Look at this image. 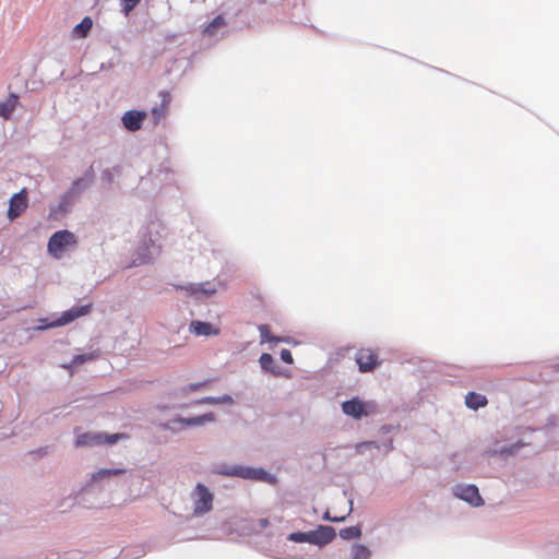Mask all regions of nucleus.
Segmentation results:
<instances>
[{
    "instance_id": "nucleus-1",
    "label": "nucleus",
    "mask_w": 559,
    "mask_h": 559,
    "mask_svg": "<svg viewBox=\"0 0 559 559\" xmlns=\"http://www.w3.org/2000/svg\"><path fill=\"white\" fill-rule=\"evenodd\" d=\"M78 239L75 235L67 229L58 230L48 240L47 251L56 259H61L68 248L75 247Z\"/></svg>"
},
{
    "instance_id": "nucleus-2",
    "label": "nucleus",
    "mask_w": 559,
    "mask_h": 559,
    "mask_svg": "<svg viewBox=\"0 0 559 559\" xmlns=\"http://www.w3.org/2000/svg\"><path fill=\"white\" fill-rule=\"evenodd\" d=\"M129 438L126 433H102V432H84L78 436L75 447H95L102 444H114L119 440Z\"/></svg>"
},
{
    "instance_id": "nucleus-3",
    "label": "nucleus",
    "mask_w": 559,
    "mask_h": 559,
    "mask_svg": "<svg viewBox=\"0 0 559 559\" xmlns=\"http://www.w3.org/2000/svg\"><path fill=\"white\" fill-rule=\"evenodd\" d=\"M214 496L203 484H197L192 492L193 514L197 516L209 513L213 508Z\"/></svg>"
},
{
    "instance_id": "nucleus-4",
    "label": "nucleus",
    "mask_w": 559,
    "mask_h": 559,
    "mask_svg": "<svg viewBox=\"0 0 559 559\" xmlns=\"http://www.w3.org/2000/svg\"><path fill=\"white\" fill-rule=\"evenodd\" d=\"M227 475L238 476L243 479H252L259 481H265L270 484H274L276 481L275 477L269 474L263 468H252V467H243L236 466L230 471L226 472Z\"/></svg>"
},
{
    "instance_id": "nucleus-5",
    "label": "nucleus",
    "mask_w": 559,
    "mask_h": 559,
    "mask_svg": "<svg viewBox=\"0 0 559 559\" xmlns=\"http://www.w3.org/2000/svg\"><path fill=\"white\" fill-rule=\"evenodd\" d=\"M355 360L360 372H370L379 365V354L371 348H360L356 353Z\"/></svg>"
},
{
    "instance_id": "nucleus-6",
    "label": "nucleus",
    "mask_w": 559,
    "mask_h": 559,
    "mask_svg": "<svg viewBox=\"0 0 559 559\" xmlns=\"http://www.w3.org/2000/svg\"><path fill=\"white\" fill-rule=\"evenodd\" d=\"M28 206V198L26 189L13 194L10 199L8 209V217L13 221L17 218Z\"/></svg>"
},
{
    "instance_id": "nucleus-7",
    "label": "nucleus",
    "mask_w": 559,
    "mask_h": 559,
    "mask_svg": "<svg viewBox=\"0 0 559 559\" xmlns=\"http://www.w3.org/2000/svg\"><path fill=\"white\" fill-rule=\"evenodd\" d=\"M454 496L468 502L474 507H479L484 503L478 488L475 485H457L454 487Z\"/></svg>"
},
{
    "instance_id": "nucleus-8",
    "label": "nucleus",
    "mask_w": 559,
    "mask_h": 559,
    "mask_svg": "<svg viewBox=\"0 0 559 559\" xmlns=\"http://www.w3.org/2000/svg\"><path fill=\"white\" fill-rule=\"evenodd\" d=\"M91 311V305H84L81 307H74L68 311H66L60 319H58L56 322H52L50 324L39 326L38 329H45V328H53L59 325H64L67 323H70L71 321L87 314Z\"/></svg>"
},
{
    "instance_id": "nucleus-9",
    "label": "nucleus",
    "mask_w": 559,
    "mask_h": 559,
    "mask_svg": "<svg viewBox=\"0 0 559 559\" xmlns=\"http://www.w3.org/2000/svg\"><path fill=\"white\" fill-rule=\"evenodd\" d=\"M310 544L324 546L335 537V530L332 526L320 525L317 530L309 532Z\"/></svg>"
},
{
    "instance_id": "nucleus-10",
    "label": "nucleus",
    "mask_w": 559,
    "mask_h": 559,
    "mask_svg": "<svg viewBox=\"0 0 559 559\" xmlns=\"http://www.w3.org/2000/svg\"><path fill=\"white\" fill-rule=\"evenodd\" d=\"M368 404L359 401L358 399H353L350 401H346L342 404V411L356 419H359L364 416L369 415Z\"/></svg>"
},
{
    "instance_id": "nucleus-11",
    "label": "nucleus",
    "mask_w": 559,
    "mask_h": 559,
    "mask_svg": "<svg viewBox=\"0 0 559 559\" xmlns=\"http://www.w3.org/2000/svg\"><path fill=\"white\" fill-rule=\"evenodd\" d=\"M145 111L129 110L122 116L123 127L131 132H135L142 128V123L146 118Z\"/></svg>"
},
{
    "instance_id": "nucleus-12",
    "label": "nucleus",
    "mask_w": 559,
    "mask_h": 559,
    "mask_svg": "<svg viewBox=\"0 0 559 559\" xmlns=\"http://www.w3.org/2000/svg\"><path fill=\"white\" fill-rule=\"evenodd\" d=\"M160 104L152 109V116L154 119V123H158L162 119H164L169 110V105L171 100V96L169 92L163 91L159 93Z\"/></svg>"
},
{
    "instance_id": "nucleus-13",
    "label": "nucleus",
    "mask_w": 559,
    "mask_h": 559,
    "mask_svg": "<svg viewBox=\"0 0 559 559\" xmlns=\"http://www.w3.org/2000/svg\"><path fill=\"white\" fill-rule=\"evenodd\" d=\"M190 331L194 333L195 335H203V336H210V335H218L219 329L214 326L213 324L209 322H202V321H192L190 324Z\"/></svg>"
},
{
    "instance_id": "nucleus-14",
    "label": "nucleus",
    "mask_w": 559,
    "mask_h": 559,
    "mask_svg": "<svg viewBox=\"0 0 559 559\" xmlns=\"http://www.w3.org/2000/svg\"><path fill=\"white\" fill-rule=\"evenodd\" d=\"M487 403L488 401L485 395L475 392H469L465 396V404L471 409H478L479 407L486 406Z\"/></svg>"
},
{
    "instance_id": "nucleus-15",
    "label": "nucleus",
    "mask_w": 559,
    "mask_h": 559,
    "mask_svg": "<svg viewBox=\"0 0 559 559\" xmlns=\"http://www.w3.org/2000/svg\"><path fill=\"white\" fill-rule=\"evenodd\" d=\"M215 419V416L213 413H206L201 416H195L191 418H179L177 421L185 425V426H200L204 423L213 421Z\"/></svg>"
},
{
    "instance_id": "nucleus-16",
    "label": "nucleus",
    "mask_w": 559,
    "mask_h": 559,
    "mask_svg": "<svg viewBox=\"0 0 559 559\" xmlns=\"http://www.w3.org/2000/svg\"><path fill=\"white\" fill-rule=\"evenodd\" d=\"M93 21L90 16H85L78 25L73 28V36L78 38H85L92 29Z\"/></svg>"
},
{
    "instance_id": "nucleus-17",
    "label": "nucleus",
    "mask_w": 559,
    "mask_h": 559,
    "mask_svg": "<svg viewBox=\"0 0 559 559\" xmlns=\"http://www.w3.org/2000/svg\"><path fill=\"white\" fill-rule=\"evenodd\" d=\"M17 104V96L14 94H11L10 97L3 102L0 103V117L4 119H9L12 112L14 111Z\"/></svg>"
},
{
    "instance_id": "nucleus-18",
    "label": "nucleus",
    "mask_w": 559,
    "mask_h": 559,
    "mask_svg": "<svg viewBox=\"0 0 559 559\" xmlns=\"http://www.w3.org/2000/svg\"><path fill=\"white\" fill-rule=\"evenodd\" d=\"M126 469L123 468H103L92 474L91 480L96 481L103 478L117 476L124 474Z\"/></svg>"
},
{
    "instance_id": "nucleus-19",
    "label": "nucleus",
    "mask_w": 559,
    "mask_h": 559,
    "mask_svg": "<svg viewBox=\"0 0 559 559\" xmlns=\"http://www.w3.org/2000/svg\"><path fill=\"white\" fill-rule=\"evenodd\" d=\"M225 25V19L222 15H217L204 27L203 33L209 36H214L217 33V31Z\"/></svg>"
},
{
    "instance_id": "nucleus-20",
    "label": "nucleus",
    "mask_w": 559,
    "mask_h": 559,
    "mask_svg": "<svg viewBox=\"0 0 559 559\" xmlns=\"http://www.w3.org/2000/svg\"><path fill=\"white\" fill-rule=\"evenodd\" d=\"M259 332H260V336H261V343H271V342H275V343H280V342H286V338L284 337H276V336H273L271 334V331H270V326L266 325V324H261L259 326Z\"/></svg>"
},
{
    "instance_id": "nucleus-21",
    "label": "nucleus",
    "mask_w": 559,
    "mask_h": 559,
    "mask_svg": "<svg viewBox=\"0 0 559 559\" xmlns=\"http://www.w3.org/2000/svg\"><path fill=\"white\" fill-rule=\"evenodd\" d=\"M361 531L358 526H349L340 531V536L345 540L359 538Z\"/></svg>"
},
{
    "instance_id": "nucleus-22",
    "label": "nucleus",
    "mask_w": 559,
    "mask_h": 559,
    "mask_svg": "<svg viewBox=\"0 0 559 559\" xmlns=\"http://www.w3.org/2000/svg\"><path fill=\"white\" fill-rule=\"evenodd\" d=\"M353 559H369L370 551L364 545H354L352 548Z\"/></svg>"
},
{
    "instance_id": "nucleus-23",
    "label": "nucleus",
    "mask_w": 559,
    "mask_h": 559,
    "mask_svg": "<svg viewBox=\"0 0 559 559\" xmlns=\"http://www.w3.org/2000/svg\"><path fill=\"white\" fill-rule=\"evenodd\" d=\"M199 403H206V404H231L233 397L228 394H224L219 397H204Z\"/></svg>"
},
{
    "instance_id": "nucleus-24",
    "label": "nucleus",
    "mask_w": 559,
    "mask_h": 559,
    "mask_svg": "<svg viewBox=\"0 0 559 559\" xmlns=\"http://www.w3.org/2000/svg\"><path fill=\"white\" fill-rule=\"evenodd\" d=\"M259 361H260L262 369H264L266 371H272L273 373H275V371L273 370L274 359H273L272 355H270L267 353H263L260 356Z\"/></svg>"
},
{
    "instance_id": "nucleus-25",
    "label": "nucleus",
    "mask_w": 559,
    "mask_h": 559,
    "mask_svg": "<svg viewBox=\"0 0 559 559\" xmlns=\"http://www.w3.org/2000/svg\"><path fill=\"white\" fill-rule=\"evenodd\" d=\"M288 540L294 543H309L310 544V536L309 532H295L288 535Z\"/></svg>"
},
{
    "instance_id": "nucleus-26",
    "label": "nucleus",
    "mask_w": 559,
    "mask_h": 559,
    "mask_svg": "<svg viewBox=\"0 0 559 559\" xmlns=\"http://www.w3.org/2000/svg\"><path fill=\"white\" fill-rule=\"evenodd\" d=\"M140 0H120L121 11L124 15H129L130 12L139 4Z\"/></svg>"
},
{
    "instance_id": "nucleus-27",
    "label": "nucleus",
    "mask_w": 559,
    "mask_h": 559,
    "mask_svg": "<svg viewBox=\"0 0 559 559\" xmlns=\"http://www.w3.org/2000/svg\"><path fill=\"white\" fill-rule=\"evenodd\" d=\"M281 359L286 364H293L294 358L289 349L283 348L281 350Z\"/></svg>"
},
{
    "instance_id": "nucleus-28",
    "label": "nucleus",
    "mask_w": 559,
    "mask_h": 559,
    "mask_svg": "<svg viewBox=\"0 0 559 559\" xmlns=\"http://www.w3.org/2000/svg\"><path fill=\"white\" fill-rule=\"evenodd\" d=\"M92 358H93L92 355H78V356L73 357L72 364L78 366V365H81V364L92 359Z\"/></svg>"
},
{
    "instance_id": "nucleus-29",
    "label": "nucleus",
    "mask_w": 559,
    "mask_h": 559,
    "mask_svg": "<svg viewBox=\"0 0 559 559\" xmlns=\"http://www.w3.org/2000/svg\"><path fill=\"white\" fill-rule=\"evenodd\" d=\"M269 524H270V522H269L267 519H260L258 521V526H259L260 530L266 528L269 526Z\"/></svg>"
},
{
    "instance_id": "nucleus-30",
    "label": "nucleus",
    "mask_w": 559,
    "mask_h": 559,
    "mask_svg": "<svg viewBox=\"0 0 559 559\" xmlns=\"http://www.w3.org/2000/svg\"><path fill=\"white\" fill-rule=\"evenodd\" d=\"M324 519L329 520V521H332V522H341V521H344L345 520V516H341V518H332L330 516L329 512L325 513L324 515Z\"/></svg>"
},
{
    "instance_id": "nucleus-31",
    "label": "nucleus",
    "mask_w": 559,
    "mask_h": 559,
    "mask_svg": "<svg viewBox=\"0 0 559 559\" xmlns=\"http://www.w3.org/2000/svg\"><path fill=\"white\" fill-rule=\"evenodd\" d=\"M201 386H202V383H195V384L190 385L191 390H193V391L200 389Z\"/></svg>"
}]
</instances>
